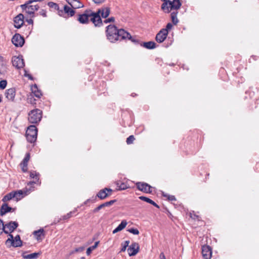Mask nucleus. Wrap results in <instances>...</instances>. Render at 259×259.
Returning a JSON list of instances; mask_svg holds the SVG:
<instances>
[{
    "mask_svg": "<svg viewBox=\"0 0 259 259\" xmlns=\"http://www.w3.org/2000/svg\"><path fill=\"white\" fill-rule=\"evenodd\" d=\"M106 33L107 39L112 43L117 40L125 39L126 37L130 36V33L124 29H118L114 25H109L107 26Z\"/></svg>",
    "mask_w": 259,
    "mask_h": 259,
    "instance_id": "obj_1",
    "label": "nucleus"
},
{
    "mask_svg": "<svg viewBox=\"0 0 259 259\" xmlns=\"http://www.w3.org/2000/svg\"><path fill=\"white\" fill-rule=\"evenodd\" d=\"M110 13V9L109 7H102L99 9L96 12H94V17L92 19V22L96 27H100L102 25V21L100 14L103 18H107Z\"/></svg>",
    "mask_w": 259,
    "mask_h": 259,
    "instance_id": "obj_2",
    "label": "nucleus"
},
{
    "mask_svg": "<svg viewBox=\"0 0 259 259\" xmlns=\"http://www.w3.org/2000/svg\"><path fill=\"white\" fill-rule=\"evenodd\" d=\"M182 4L180 0H173L172 1H167L164 2L162 6L161 9L165 13H169L170 10H178L180 8Z\"/></svg>",
    "mask_w": 259,
    "mask_h": 259,
    "instance_id": "obj_3",
    "label": "nucleus"
},
{
    "mask_svg": "<svg viewBox=\"0 0 259 259\" xmlns=\"http://www.w3.org/2000/svg\"><path fill=\"white\" fill-rule=\"evenodd\" d=\"M94 12L90 9H88L83 14L78 15L77 20L81 24H88L90 20L92 21V19L94 17Z\"/></svg>",
    "mask_w": 259,
    "mask_h": 259,
    "instance_id": "obj_4",
    "label": "nucleus"
},
{
    "mask_svg": "<svg viewBox=\"0 0 259 259\" xmlns=\"http://www.w3.org/2000/svg\"><path fill=\"white\" fill-rule=\"evenodd\" d=\"M42 111L39 109H35L28 113V121L31 123H37L42 118Z\"/></svg>",
    "mask_w": 259,
    "mask_h": 259,
    "instance_id": "obj_5",
    "label": "nucleus"
},
{
    "mask_svg": "<svg viewBox=\"0 0 259 259\" xmlns=\"http://www.w3.org/2000/svg\"><path fill=\"white\" fill-rule=\"evenodd\" d=\"M37 130L35 125H30L26 132V137L28 142L34 143L37 139Z\"/></svg>",
    "mask_w": 259,
    "mask_h": 259,
    "instance_id": "obj_6",
    "label": "nucleus"
},
{
    "mask_svg": "<svg viewBox=\"0 0 259 259\" xmlns=\"http://www.w3.org/2000/svg\"><path fill=\"white\" fill-rule=\"evenodd\" d=\"M31 4H28V1L24 4L21 5V8L23 10H25L26 12L30 15H32V17L34 16V12L37 11L39 6L37 5H32Z\"/></svg>",
    "mask_w": 259,
    "mask_h": 259,
    "instance_id": "obj_7",
    "label": "nucleus"
},
{
    "mask_svg": "<svg viewBox=\"0 0 259 259\" xmlns=\"http://www.w3.org/2000/svg\"><path fill=\"white\" fill-rule=\"evenodd\" d=\"M136 186L139 190L144 193H151L152 192V187L146 183L137 182Z\"/></svg>",
    "mask_w": 259,
    "mask_h": 259,
    "instance_id": "obj_8",
    "label": "nucleus"
},
{
    "mask_svg": "<svg viewBox=\"0 0 259 259\" xmlns=\"http://www.w3.org/2000/svg\"><path fill=\"white\" fill-rule=\"evenodd\" d=\"M12 42L16 47H21L24 45L25 40L20 34L16 33L12 38Z\"/></svg>",
    "mask_w": 259,
    "mask_h": 259,
    "instance_id": "obj_9",
    "label": "nucleus"
},
{
    "mask_svg": "<svg viewBox=\"0 0 259 259\" xmlns=\"http://www.w3.org/2000/svg\"><path fill=\"white\" fill-rule=\"evenodd\" d=\"M113 190L110 188H105L99 191L96 196L101 200H103L111 195Z\"/></svg>",
    "mask_w": 259,
    "mask_h": 259,
    "instance_id": "obj_10",
    "label": "nucleus"
},
{
    "mask_svg": "<svg viewBox=\"0 0 259 259\" xmlns=\"http://www.w3.org/2000/svg\"><path fill=\"white\" fill-rule=\"evenodd\" d=\"M18 227V223L15 221H10L5 224L4 233L5 234L12 233Z\"/></svg>",
    "mask_w": 259,
    "mask_h": 259,
    "instance_id": "obj_11",
    "label": "nucleus"
},
{
    "mask_svg": "<svg viewBox=\"0 0 259 259\" xmlns=\"http://www.w3.org/2000/svg\"><path fill=\"white\" fill-rule=\"evenodd\" d=\"M12 62L13 65L18 69L23 68L24 66V62L22 56L13 57Z\"/></svg>",
    "mask_w": 259,
    "mask_h": 259,
    "instance_id": "obj_12",
    "label": "nucleus"
},
{
    "mask_svg": "<svg viewBox=\"0 0 259 259\" xmlns=\"http://www.w3.org/2000/svg\"><path fill=\"white\" fill-rule=\"evenodd\" d=\"M139 248L140 247L138 243L136 242L133 243L127 248L129 256H131L136 255L139 251Z\"/></svg>",
    "mask_w": 259,
    "mask_h": 259,
    "instance_id": "obj_13",
    "label": "nucleus"
},
{
    "mask_svg": "<svg viewBox=\"0 0 259 259\" xmlns=\"http://www.w3.org/2000/svg\"><path fill=\"white\" fill-rule=\"evenodd\" d=\"M168 35L166 29H161L156 34L155 39L158 43H161L164 41Z\"/></svg>",
    "mask_w": 259,
    "mask_h": 259,
    "instance_id": "obj_14",
    "label": "nucleus"
},
{
    "mask_svg": "<svg viewBox=\"0 0 259 259\" xmlns=\"http://www.w3.org/2000/svg\"><path fill=\"white\" fill-rule=\"evenodd\" d=\"M24 17L22 14H19L14 18V27L20 28L24 23Z\"/></svg>",
    "mask_w": 259,
    "mask_h": 259,
    "instance_id": "obj_15",
    "label": "nucleus"
},
{
    "mask_svg": "<svg viewBox=\"0 0 259 259\" xmlns=\"http://www.w3.org/2000/svg\"><path fill=\"white\" fill-rule=\"evenodd\" d=\"M202 254L204 259H210L212 255L211 248L209 246H203L202 247Z\"/></svg>",
    "mask_w": 259,
    "mask_h": 259,
    "instance_id": "obj_16",
    "label": "nucleus"
},
{
    "mask_svg": "<svg viewBox=\"0 0 259 259\" xmlns=\"http://www.w3.org/2000/svg\"><path fill=\"white\" fill-rule=\"evenodd\" d=\"M5 95L6 98L10 101H14L16 95V90L12 88L7 89L5 91Z\"/></svg>",
    "mask_w": 259,
    "mask_h": 259,
    "instance_id": "obj_17",
    "label": "nucleus"
},
{
    "mask_svg": "<svg viewBox=\"0 0 259 259\" xmlns=\"http://www.w3.org/2000/svg\"><path fill=\"white\" fill-rule=\"evenodd\" d=\"M116 201V199L111 200L109 201H107L106 202H104L100 205H99L98 207L95 208L93 210V212L94 213H96L98 212L100 209H102L103 208L105 207H108L112 205Z\"/></svg>",
    "mask_w": 259,
    "mask_h": 259,
    "instance_id": "obj_18",
    "label": "nucleus"
},
{
    "mask_svg": "<svg viewBox=\"0 0 259 259\" xmlns=\"http://www.w3.org/2000/svg\"><path fill=\"white\" fill-rule=\"evenodd\" d=\"M66 2L73 9L82 8L83 5L79 0H66Z\"/></svg>",
    "mask_w": 259,
    "mask_h": 259,
    "instance_id": "obj_19",
    "label": "nucleus"
},
{
    "mask_svg": "<svg viewBox=\"0 0 259 259\" xmlns=\"http://www.w3.org/2000/svg\"><path fill=\"white\" fill-rule=\"evenodd\" d=\"M13 208L8 206L6 203H3L0 208V215L3 216L9 212H11Z\"/></svg>",
    "mask_w": 259,
    "mask_h": 259,
    "instance_id": "obj_20",
    "label": "nucleus"
},
{
    "mask_svg": "<svg viewBox=\"0 0 259 259\" xmlns=\"http://www.w3.org/2000/svg\"><path fill=\"white\" fill-rule=\"evenodd\" d=\"M63 11L68 16L72 17L74 15L75 12L73 9L71 8L67 5H65L63 7Z\"/></svg>",
    "mask_w": 259,
    "mask_h": 259,
    "instance_id": "obj_21",
    "label": "nucleus"
},
{
    "mask_svg": "<svg viewBox=\"0 0 259 259\" xmlns=\"http://www.w3.org/2000/svg\"><path fill=\"white\" fill-rule=\"evenodd\" d=\"M141 46L147 49H153L156 48V44L153 41H150L148 42H144L141 44Z\"/></svg>",
    "mask_w": 259,
    "mask_h": 259,
    "instance_id": "obj_22",
    "label": "nucleus"
},
{
    "mask_svg": "<svg viewBox=\"0 0 259 259\" xmlns=\"http://www.w3.org/2000/svg\"><path fill=\"white\" fill-rule=\"evenodd\" d=\"M127 222L125 220H122L121 223L113 231V234H115L123 230L126 226Z\"/></svg>",
    "mask_w": 259,
    "mask_h": 259,
    "instance_id": "obj_23",
    "label": "nucleus"
},
{
    "mask_svg": "<svg viewBox=\"0 0 259 259\" xmlns=\"http://www.w3.org/2000/svg\"><path fill=\"white\" fill-rule=\"evenodd\" d=\"M48 5L49 7L51 8H54L55 10H57L59 15L61 16L63 14V10L59 9V5L57 4L50 2L48 3Z\"/></svg>",
    "mask_w": 259,
    "mask_h": 259,
    "instance_id": "obj_24",
    "label": "nucleus"
},
{
    "mask_svg": "<svg viewBox=\"0 0 259 259\" xmlns=\"http://www.w3.org/2000/svg\"><path fill=\"white\" fill-rule=\"evenodd\" d=\"M26 252H24L22 253V256L24 259H35L36 258L38 255H39V253L34 252L29 254H25Z\"/></svg>",
    "mask_w": 259,
    "mask_h": 259,
    "instance_id": "obj_25",
    "label": "nucleus"
},
{
    "mask_svg": "<svg viewBox=\"0 0 259 259\" xmlns=\"http://www.w3.org/2000/svg\"><path fill=\"white\" fill-rule=\"evenodd\" d=\"M8 239L6 241L5 244L8 247H11L14 245V236L11 233H8Z\"/></svg>",
    "mask_w": 259,
    "mask_h": 259,
    "instance_id": "obj_26",
    "label": "nucleus"
},
{
    "mask_svg": "<svg viewBox=\"0 0 259 259\" xmlns=\"http://www.w3.org/2000/svg\"><path fill=\"white\" fill-rule=\"evenodd\" d=\"M14 245H13V247H21L22 246V241L21 240L20 236L19 235H16L15 237H14Z\"/></svg>",
    "mask_w": 259,
    "mask_h": 259,
    "instance_id": "obj_27",
    "label": "nucleus"
},
{
    "mask_svg": "<svg viewBox=\"0 0 259 259\" xmlns=\"http://www.w3.org/2000/svg\"><path fill=\"white\" fill-rule=\"evenodd\" d=\"M16 194L13 193V192H11L7 195H6L2 199V201L4 202H6L8 201H9L13 198H14L16 197Z\"/></svg>",
    "mask_w": 259,
    "mask_h": 259,
    "instance_id": "obj_28",
    "label": "nucleus"
},
{
    "mask_svg": "<svg viewBox=\"0 0 259 259\" xmlns=\"http://www.w3.org/2000/svg\"><path fill=\"white\" fill-rule=\"evenodd\" d=\"M139 199L141 200L144 201L145 202H147L153 206L156 207L157 208H159V206L152 200L150 199V198L145 197V196H140Z\"/></svg>",
    "mask_w": 259,
    "mask_h": 259,
    "instance_id": "obj_29",
    "label": "nucleus"
},
{
    "mask_svg": "<svg viewBox=\"0 0 259 259\" xmlns=\"http://www.w3.org/2000/svg\"><path fill=\"white\" fill-rule=\"evenodd\" d=\"M177 14L178 12H172L170 14L171 21L174 25H177L179 22V20L177 18Z\"/></svg>",
    "mask_w": 259,
    "mask_h": 259,
    "instance_id": "obj_30",
    "label": "nucleus"
},
{
    "mask_svg": "<svg viewBox=\"0 0 259 259\" xmlns=\"http://www.w3.org/2000/svg\"><path fill=\"white\" fill-rule=\"evenodd\" d=\"M44 230L43 229H40L38 230L33 232V234L36 236V239L39 240L40 239V237L44 235Z\"/></svg>",
    "mask_w": 259,
    "mask_h": 259,
    "instance_id": "obj_31",
    "label": "nucleus"
},
{
    "mask_svg": "<svg viewBox=\"0 0 259 259\" xmlns=\"http://www.w3.org/2000/svg\"><path fill=\"white\" fill-rule=\"evenodd\" d=\"M116 185L118 187V190H123L128 188L126 184L124 183H121L120 181H117L116 182Z\"/></svg>",
    "mask_w": 259,
    "mask_h": 259,
    "instance_id": "obj_32",
    "label": "nucleus"
},
{
    "mask_svg": "<svg viewBox=\"0 0 259 259\" xmlns=\"http://www.w3.org/2000/svg\"><path fill=\"white\" fill-rule=\"evenodd\" d=\"M32 93L34 94V96L39 98L42 95L41 92L38 90L36 85H34L33 88H32Z\"/></svg>",
    "mask_w": 259,
    "mask_h": 259,
    "instance_id": "obj_33",
    "label": "nucleus"
},
{
    "mask_svg": "<svg viewBox=\"0 0 259 259\" xmlns=\"http://www.w3.org/2000/svg\"><path fill=\"white\" fill-rule=\"evenodd\" d=\"M99 243V241H97L94 245L89 247L87 250V254L89 255L91 253L92 251L98 246Z\"/></svg>",
    "mask_w": 259,
    "mask_h": 259,
    "instance_id": "obj_34",
    "label": "nucleus"
},
{
    "mask_svg": "<svg viewBox=\"0 0 259 259\" xmlns=\"http://www.w3.org/2000/svg\"><path fill=\"white\" fill-rule=\"evenodd\" d=\"M30 154L27 153L26 154L24 158L21 163V165H24V166H27V163L30 159Z\"/></svg>",
    "mask_w": 259,
    "mask_h": 259,
    "instance_id": "obj_35",
    "label": "nucleus"
},
{
    "mask_svg": "<svg viewBox=\"0 0 259 259\" xmlns=\"http://www.w3.org/2000/svg\"><path fill=\"white\" fill-rule=\"evenodd\" d=\"M130 242L129 240H126L124 242H122L121 244L122 248L120 252H124L126 250L127 247L129 246Z\"/></svg>",
    "mask_w": 259,
    "mask_h": 259,
    "instance_id": "obj_36",
    "label": "nucleus"
},
{
    "mask_svg": "<svg viewBox=\"0 0 259 259\" xmlns=\"http://www.w3.org/2000/svg\"><path fill=\"white\" fill-rule=\"evenodd\" d=\"M39 174L35 171H31L30 173V177L31 178L35 179L37 182H39Z\"/></svg>",
    "mask_w": 259,
    "mask_h": 259,
    "instance_id": "obj_37",
    "label": "nucleus"
},
{
    "mask_svg": "<svg viewBox=\"0 0 259 259\" xmlns=\"http://www.w3.org/2000/svg\"><path fill=\"white\" fill-rule=\"evenodd\" d=\"M13 193L16 194V197L14 198L16 199L17 201L20 200L22 197V195L23 194V191L22 190H19L18 191H13Z\"/></svg>",
    "mask_w": 259,
    "mask_h": 259,
    "instance_id": "obj_38",
    "label": "nucleus"
},
{
    "mask_svg": "<svg viewBox=\"0 0 259 259\" xmlns=\"http://www.w3.org/2000/svg\"><path fill=\"white\" fill-rule=\"evenodd\" d=\"M135 140V138L133 135L130 136L126 140V142L127 144L130 145L133 143L134 141Z\"/></svg>",
    "mask_w": 259,
    "mask_h": 259,
    "instance_id": "obj_39",
    "label": "nucleus"
},
{
    "mask_svg": "<svg viewBox=\"0 0 259 259\" xmlns=\"http://www.w3.org/2000/svg\"><path fill=\"white\" fill-rule=\"evenodd\" d=\"M127 231L134 235H139L140 233L139 230L137 229L134 228L128 229L127 230Z\"/></svg>",
    "mask_w": 259,
    "mask_h": 259,
    "instance_id": "obj_40",
    "label": "nucleus"
},
{
    "mask_svg": "<svg viewBox=\"0 0 259 259\" xmlns=\"http://www.w3.org/2000/svg\"><path fill=\"white\" fill-rule=\"evenodd\" d=\"M5 229V225H4L3 220L0 219V235L4 232Z\"/></svg>",
    "mask_w": 259,
    "mask_h": 259,
    "instance_id": "obj_41",
    "label": "nucleus"
},
{
    "mask_svg": "<svg viewBox=\"0 0 259 259\" xmlns=\"http://www.w3.org/2000/svg\"><path fill=\"white\" fill-rule=\"evenodd\" d=\"M28 102L32 105H34L36 104L35 99L34 98L33 96L31 95L30 96L28 97Z\"/></svg>",
    "mask_w": 259,
    "mask_h": 259,
    "instance_id": "obj_42",
    "label": "nucleus"
},
{
    "mask_svg": "<svg viewBox=\"0 0 259 259\" xmlns=\"http://www.w3.org/2000/svg\"><path fill=\"white\" fill-rule=\"evenodd\" d=\"M7 84V81L6 80H2L0 81V89H4L6 88Z\"/></svg>",
    "mask_w": 259,
    "mask_h": 259,
    "instance_id": "obj_43",
    "label": "nucleus"
},
{
    "mask_svg": "<svg viewBox=\"0 0 259 259\" xmlns=\"http://www.w3.org/2000/svg\"><path fill=\"white\" fill-rule=\"evenodd\" d=\"M73 212H74V211H70V212H69V213H67L66 215H64L62 219L65 220H67V219H69L71 217L72 214Z\"/></svg>",
    "mask_w": 259,
    "mask_h": 259,
    "instance_id": "obj_44",
    "label": "nucleus"
},
{
    "mask_svg": "<svg viewBox=\"0 0 259 259\" xmlns=\"http://www.w3.org/2000/svg\"><path fill=\"white\" fill-rule=\"evenodd\" d=\"M163 196L164 197H167V198L169 200L173 201V200H176L175 196H173V195H163Z\"/></svg>",
    "mask_w": 259,
    "mask_h": 259,
    "instance_id": "obj_45",
    "label": "nucleus"
},
{
    "mask_svg": "<svg viewBox=\"0 0 259 259\" xmlns=\"http://www.w3.org/2000/svg\"><path fill=\"white\" fill-rule=\"evenodd\" d=\"M126 39H128L129 40H131L132 42H134L135 44H138L139 43V40H137V39H135L134 38H133V37L131 36V34H130V36L126 37Z\"/></svg>",
    "mask_w": 259,
    "mask_h": 259,
    "instance_id": "obj_46",
    "label": "nucleus"
},
{
    "mask_svg": "<svg viewBox=\"0 0 259 259\" xmlns=\"http://www.w3.org/2000/svg\"><path fill=\"white\" fill-rule=\"evenodd\" d=\"M172 27V25L170 23L167 24L165 28H162V29H166V31L168 33V30H170Z\"/></svg>",
    "mask_w": 259,
    "mask_h": 259,
    "instance_id": "obj_47",
    "label": "nucleus"
},
{
    "mask_svg": "<svg viewBox=\"0 0 259 259\" xmlns=\"http://www.w3.org/2000/svg\"><path fill=\"white\" fill-rule=\"evenodd\" d=\"M114 18L112 17H110L108 19H107L106 20H104V22L105 23H109V22H114Z\"/></svg>",
    "mask_w": 259,
    "mask_h": 259,
    "instance_id": "obj_48",
    "label": "nucleus"
},
{
    "mask_svg": "<svg viewBox=\"0 0 259 259\" xmlns=\"http://www.w3.org/2000/svg\"><path fill=\"white\" fill-rule=\"evenodd\" d=\"M190 218H191L192 219H193L194 220L197 219L198 218V215H196L195 214L192 213H190Z\"/></svg>",
    "mask_w": 259,
    "mask_h": 259,
    "instance_id": "obj_49",
    "label": "nucleus"
},
{
    "mask_svg": "<svg viewBox=\"0 0 259 259\" xmlns=\"http://www.w3.org/2000/svg\"><path fill=\"white\" fill-rule=\"evenodd\" d=\"M106 0H93V1L95 3L97 4H101L102 3H104Z\"/></svg>",
    "mask_w": 259,
    "mask_h": 259,
    "instance_id": "obj_50",
    "label": "nucleus"
},
{
    "mask_svg": "<svg viewBox=\"0 0 259 259\" xmlns=\"http://www.w3.org/2000/svg\"><path fill=\"white\" fill-rule=\"evenodd\" d=\"M39 14L40 15L42 16L43 17H45L47 16L46 12L44 10H42L41 11H40Z\"/></svg>",
    "mask_w": 259,
    "mask_h": 259,
    "instance_id": "obj_51",
    "label": "nucleus"
},
{
    "mask_svg": "<svg viewBox=\"0 0 259 259\" xmlns=\"http://www.w3.org/2000/svg\"><path fill=\"white\" fill-rule=\"evenodd\" d=\"M84 248L83 247H80L75 249V251L76 252H81L84 250Z\"/></svg>",
    "mask_w": 259,
    "mask_h": 259,
    "instance_id": "obj_52",
    "label": "nucleus"
},
{
    "mask_svg": "<svg viewBox=\"0 0 259 259\" xmlns=\"http://www.w3.org/2000/svg\"><path fill=\"white\" fill-rule=\"evenodd\" d=\"M95 199H94L92 200H91V199H88L84 202V204H87L88 203H89L90 202H92V203H94V202H95Z\"/></svg>",
    "mask_w": 259,
    "mask_h": 259,
    "instance_id": "obj_53",
    "label": "nucleus"
},
{
    "mask_svg": "<svg viewBox=\"0 0 259 259\" xmlns=\"http://www.w3.org/2000/svg\"><path fill=\"white\" fill-rule=\"evenodd\" d=\"M26 21L29 24H32L33 23V21L32 19H26Z\"/></svg>",
    "mask_w": 259,
    "mask_h": 259,
    "instance_id": "obj_54",
    "label": "nucleus"
},
{
    "mask_svg": "<svg viewBox=\"0 0 259 259\" xmlns=\"http://www.w3.org/2000/svg\"><path fill=\"white\" fill-rule=\"evenodd\" d=\"M160 259H166L165 255L163 252H161L159 255Z\"/></svg>",
    "mask_w": 259,
    "mask_h": 259,
    "instance_id": "obj_55",
    "label": "nucleus"
},
{
    "mask_svg": "<svg viewBox=\"0 0 259 259\" xmlns=\"http://www.w3.org/2000/svg\"><path fill=\"white\" fill-rule=\"evenodd\" d=\"M22 165V170L24 172L26 171L27 169V166H24V165Z\"/></svg>",
    "mask_w": 259,
    "mask_h": 259,
    "instance_id": "obj_56",
    "label": "nucleus"
},
{
    "mask_svg": "<svg viewBox=\"0 0 259 259\" xmlns=\"http://www.w3.org/2000/svg\"><path fill=\"white\" fill-rule=\"evenodd\" d=\"M38 182H37L36 180H35V181H32V182H30L28 185H33L34 184H36Z\"/></svg>",
    "mask_w": 259,
    "mask_h": 259,
    "instance_id": "obj_57",
    "label": "nucleus"
},
{
    "mask_svg": "<svg viewBox=\"0 0 259 259\" xmlns=\"http://www.w3.org/2000/svg\"><path fill=\"white\" fill-rule=\"evenodd\" d=\"M28 77H29V78L30 79H32V77H31V75H28Z\"/></svg>",
    "mask_w": 259,
    "mask_h": 259,
    "instance_id": "obj_58",
    "label": "nucleus"
},
{
    "mask_svg": "<svg viewBox=\"0 0 259 259\" xmlns=\"http://www.w3.org/2000/svg\"><path fill=\"white\" fill-rule=\"evenodd\" d=\"M2 101V98H1V97L0 96V103Z\"/></svg>",
    "mask_w": 259,
    "mask_h": 259,
    "instance_id": "obj_59",
    "label": "nucleus"
}]
</instances>
